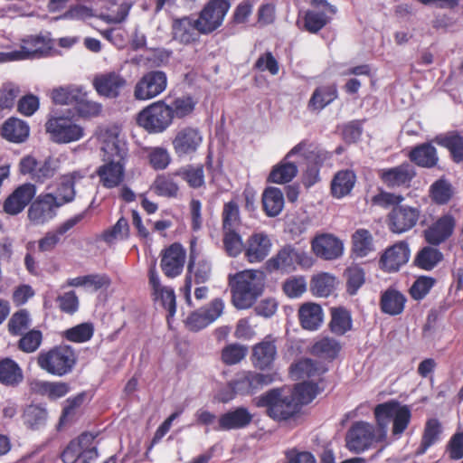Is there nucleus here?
I'll return each instance as SVG.
<instances>
[{
    "mask_svg": "<svg viewBox=\"0 0 463 463\" xmlns=\"http://www.w3.org/2000/svg\"><path fill=\"white\" fill-rule=\"evenodd\" d=\"M102 164L96 169L100 185L107 189L119 187L125 181L128 149L118 136L104 141Z\"/></svg>",
    "mask_w": 463,
    "mask_h": 463,
    "instance_id": "obj_1",
    "label": "nucleus"
},
{
    "mask_svg": "<svg viewBox=\"0 0 463 463\" xmlns=\"http://www.w3.org/2000/svg\"><path fill=\"white\" fill-rule=\"evenodd\" d=\"M78 356L74 348L60 344L42 350L37 357L39 368L49 374L62 377L71 373L77 364Z\"/></svg>",
    "mask_w": 463,
    "mask_h": 463,
    "instance_id": "obj_2",
    "label": "nucleus"
},
{
    "mask_svg": "<svg viewBox=\"0 0 463 463\" xmlns=\"http://www.w3.org/2000/svg\"><path fill=\"white\" fill-rule=\"evenodd\" d=\"M264 274L259 270H247L239 273L232 284V303L239 309L250 307L262 294Z\"/></svg>",
    "mask_w": 463,
    "mask_h": 463,
    "instance_id": "obj_3",
    "label": "nucleus"
},
{
    "mask_svg": "<svg viewBox=\"0 0 463 463\" xmlns=\"http://www.w3.org/2000/svg\"><path fill=\"white\" fill-rule=\"evenodd\" d=\"M298 154L304 157L307 163V168L302 176V183L306 188H309L320 181V168L330 158V154L317 144L306 139L293 146L288 152V157Z\"/></svg>",
    "mask_w": 463,
    "mask_h": 463,
    "instance_id": "obj_4",
    "label": "nucleus"
},
{
    "mask_svg": "<svg viewBox=\"0 0 463 463\" xmlns=\"http://www.w3.org/2000/svg\"><path fill=\"white\" fill-rule=\"evenodd\" d=\"M255 404L259 408H266L267 415L275 420H287L301 410L291 393L282 395L279 388L270 389L259 396Z\"/></svg>",
    "mask_w": 463,
    "mask_h": 463,
    "instance_id": "obj_5",
    "label": "nucleus"
},
{
    "mask_svg": "<svg viewBox=\"0 0 463 463\" xmlns=\"http://www.w3.org/2000/svg\"><path fill=\"white\" fill-rule=\"evenodd\" d=\"M197 241L194 238L190 241V252L187 264V272L184 278V283L182 292L186 304L192 307V286L193 281L196 284H203L207 282L212 276V263L206 258H199L196 250Z\"/></svg>",
    "mask_w": 463,
    "mask_h": 463,
    "instance_id": "obj_6",
    "label": "nucleus"
},
{
    "mask_svg": "<svg viewBox=\"0 0 463 463\" xmlns=\"http://www.w3.org/2000/svg\"><path fill=\"white\" fill-rule=\"evenodd\" d=\"M165 99L150 103L137 116V123L149 134H161L174 123Z\"/></svg>",
    "mask_w": 463,
    "mask_h": 463,
    "instance_id": "obj_7",
    "label": "nucleus"
},
{
    "mask_svg": "<svg viewBox=\"0 0 463 463\" xmlns=\"http://www.w3.org/2000/svg\"><path fill=\"white\" fill-rule=\"evenodd\" d=\"M310 5L312 8L298 14L296 24L300 31L316 34L331 22L328 14H335L337 9L326 0H311Z\"/></svg>",
    "mask_w": 463,
    "mask_h": 463,
    "instance_id": "obj_8",
    "label": "nucleus"
},
{
    "mask_svg": "<svg viewBox=\"0 0 463 463\" xmlns=\"http://www.w3.org/2000/svg\"><path fill=\"white\" fill-rule=\"evenodd\" d=\"M313 265L312 257L304 250L296 249L292 245H285L266 262L269 271L280 270L290 273L298 267L310 268Z\"/></svg>",
    "mask_w": 463,
    "mask_h": 463,
    "instance_id": "obj_9",
    "label": "nucleus"
},
{
    "mask_svg": "<svg viewBox=\"0 0 463 463\" xmlns=\"http://www.w3.org/2000/svg\"><path fill=\"white\" fill-rule=\"evenodd\" d=\"M44 127L50 139L56 144L76 142L85 135L84 128L70 117L51 116Z\"/></svg>",
    "mask_w": 463,
    "mask_h": 463,
    "instance_id": "obj_10",
    "label": "nucleus"
},
{
    "mask_svg": "<svg viewBox=\"0 0 463 463\" xmlns=\"http://www.w3.org/2000/svg\"><path fill=\"white\" fill-rule=\"evenodd\" d=\"M374 425L358 420L354 422L345 435L346 448L354 453H362L383 440Z\"/></svg>",
    "mask_w": 463,
    "mask_h": 463,
    "instance_id": "obj_11",
    "label": "nucleus"
},
{
    "mask_svg": "<svg viewBox=\"0 0 463 463\" xmlns=\"http://www.w3.org/2000/svg\"><path fill=\"white\" fill-rule=\"evenodd\" d=\"M95 436L89 432L71 440L61 453L63 463H90L99 456L94 445Z\"/></svg>",
    "mask_w": 463,
    "mask_h": 463,
    "instance_id": "obj_12",
    "label": "nucleus"
},
{
    "mask_svg": "<svg viewBox=\"0 0 463 463\" xmlns=\"http://www.w3.org/2000/svg\"><path fill=\"white\" fill-rule=\"evenodd\" d=\"M167 83V75L165 71L159 70L146 71L136 82L133 97L138 101L153 99L166 90Z\"/></svg>",
    "mask_w": 463,
    "mask_h": 463,
    "instance_id": "obj_13",
    "label": "nucleus"
},
{
    "mask_svg": "<svg viewBox=\"0 0 463 463\" xmlns=\"http://www.w3.org/2000/svg\"><path fill=\"white\" fill-rule=\"evenodd\" d=\"M203 142V136L198 128L185 126L175 132L172 139V146L177 157L192 158L198 153Z\"/></svg>",
    "mask_w": 463,
    "mask_h": 463,
    "instance_id": "obj_14",
    "label": "nucleus"
},
{
    "mask_svg": "<svg viewBox=\"0 0 463 463\" xmlns=\"http://www.w3.org/2000/svg\"><path fill=\"white\" fill-rule=\"evenodd\" d=\"M377 175L382 184L388 189H409L417 175V172L411 163L403 162L392 167L378 169Z\"/></svg>",
    "mask_w": 463,
    "mask_h": 463,
    "instance_id": "obj_15",
    "label": "nucleus"
},
{
    "mask_svg": "<svg viewBox=\"0 0 463 463\" xmlns=\"http://www.w3.org/2000/svg\"><path fill=\"white\" fill-rule=\"evenodd\" d=\"M230 8V0H209L197 17L203 34H210L221 27Z\"/></svg>",
    "mask_w": 463,
    "mask_h": 463,
    "instance_id": "obj_16",
    "label": "nucleus"
},
{
    "mask_svg": "<svg viewBox=\"0 0 463 463\" xmlns=\"http://www.w3.org/2000/svg\"><path fill=\"white\" fill-rule=\"evenodd\" d=\"M277 377L278 373L276 372L264 373L248 370L238 373L232 381L240 395H249L271 384Z\"/></svg>",
    "mask_w": 463,
    "mask_h": 463,
    "instance_id": "obj_17",
    "label": "nucleus"
},
{
    "mask_svg": "<svg viewBox=\"0 0 463 463\" xmlns=\"http://www.w3.org/2000/svg\"><path fill=\"white\" fill-rule=\"evenodd\" d=\"M223 310V300L214 298L207 306L192 312L185 320V326L191 331H200L217 320Z\"/></svg>",
    "mask_w": 463,
    "mask_h": 463,
    "instance_id": "obj_18",
    "label": "nucleus"
},
{
    "mask_svg": "<svg viewBox=\"0 0 463 463\" xmlns=\"http://www.w3.org/2000/svg\"><path fill=\"white\" fill-rule=\"evenodd\" d=\"M160 267L165 277L174 279L182 274L186 250L179 242H174L161 250Z\"/></svg>",
    "mask_w": 463,
    "mask_h": 463,
    "instance_id": "obj_19",
    "label": "nucleus"
},
{
    "mask_svg": "<svg viewBox=\"0 0 463 463\" xmlns=\"http://www.w3.org/2000/svg\"><path fill=\"white\" fill-rule=\"evenodd\" d=\"M420 215L418 208L408 205L395 206L387 216L389 230L397 234L406 232L417 224Z\"/></svg>",
    "mask_w": 463,
    "mask_h": 463,
    "instance_id": "obj_20",
    "label": "nucleus"
},
{
    "mask_svg": "<svg viewBox=\"0 0 463 463\" xmlns=\"http://www.w3.org/2000/svg\"><path fill=\"white\" fill-rule=\"evenodd\" d=\"M411 250L406 241H398L385 249L378 260L381 270L386 273H393L400 270L410 259Z\"/></svg>",
    "mask_w": 463,
    "mask_h": 463,
    "instance_id": "obj_21",
    "label": "nucleus"
},
{
    "mask_svg": "<svg viewBox=\"0 0 463 463\" xmlns=\"http://www.w3.org/2000/svg\"><path fill=\"white\" fill-rule=\"evenodd\" d=\"M276 338L271 335H266L262 341L252 347L250 361L253 367L259 371H269L273 368L277 357Z\"/></svg>",
    "mask_w": 463,
    "mask_h": 463,
    "instance_id": "obj_22",
    "label": "nucleus"
},
{
    "mask_svg": "<svg viewBox=\"0 0 463 463\" xmlns=\"http://www.w3.org/2000/svg\"><path fill=\"white\" fill-rule=\"evenodd\" d=\"M203 31L198 24V20L191 16H184L175 19L172 24L173 39L184 45H189L199 42Z\"/></svg>",
    "mask_w": 463,
    "mask_h": 463,
    "instance_id": "obj_23",
    "label": "nucleus"
},
{
    "mask_svg": "<svg viewBox=\"0 0 463 463\" xmlns=\"http://www.w3.org/2000/svg\"><path fill=\"white\" fill-rule=\"evenodd\" d=\"M92 83L99 96L117 99L127 86V80L121 74L111 71L97 75Z\"/></svg>",
    "mask_w": 463,
    "mask_h": 463,
    "instance_id": "obj_24",
    "label": "nucleus"
},
{
    "mask_svg": "<svg viewBox=\"0 0 463 463\" xmlns=\"http://www.w3.org/2000/svg\"><path fill=\"white\" fill-rule=\"evenodd\" d=\"M36 193L32 184H24L15 188L3 203V211L8 215H17L30 203Z\"/></svg>",
    "mask_w": 463,
    "mask_h": 463,
    "instance_id": "obj_25",
    "label": "nucleus"
},
{
    "mask_svg": "<svg viewBox=\"0 0 463 463\" xmlns=\"http://www.w3.org/2000/svg\"><path fill=\"white\" fill-rule=\"evenodd\" d=\"M271 241L265 232H253L246 241L244 257L250 263L260 262L271 250Z\"/></svg>",
    "mask_w": 463,
    "mask_h": 463,
    "instance_id": "obj_26",
    "label": "nucleus"
},
{
    "mask_svg": "<svg viewBox=\"0 0 463 463\" xmlns=\"http://www.w3.org/2000/svg\"><path fill=\"white\" fill-rule=\"evenodd\" d=\"M52 194L39 195L29 207L28 218L35 224H43L55 216V209L59 208Z\"/></svg>",
    "mask_w": 463,
    "mask_h": 463,
    "instance_id": "obj_27",
    "label": "nucleus"
},
{
    "mask_svg": "<svg viewBox=\"0 0 463 463\" xmlns=\"http://www.w3.org/2000/svg\"><path fill=\"white\" fill-rule=\"evenodd\" d=\"M456 221L451 214H444L423 232L425 241L438 246L447 241L453 233Z\"/></svg>",
    "mask_w": 463,
    "mask_h": 463,
    "instance_id": "obj_28",
    "label": "nucleus"
},
{
    "mask_svg": "<svg viewBox=\"0 0 463 463\" xmlns=\"http://www.w3.org/2000/svg\"><path fill=\"white\" fill-rule=\"evenodd\" d=\"M253 420V415L244 406L236 407L220 415L216 430H232L247 428Z\"/></svg>",
    "mask_w": 463,
    "mask_h": 463,
    "instance_id": "obj_29",
    "label": "nucleus"
},
{
    "mask_svg": "<svg viewBox=\"0 0 463 463\" xmlns=\"http://www.w3.org/2000/svg\"><path fill=\"white\" fill-rule=\"evenodd\" d=\"M86 215V212L78 213L60 224L55 231L48 232L38 241V249L41 252L52 251L60 243L61 236L80 222Z\"/></svg>",
    "mask_w": 463,
    "mask_h": 463,
    "instance_id": "obj_30",
    "label": "nucleus"
},
{
    "mask_svg": "<svg viewBox=\"0 0 463 463\" xmlns=\"http://www.w3.org/2000/svg\"><path fill=\"white\" fill-rule=\"evenodd\" d=\"M343 243L332 234H321L312 241L314 253L324 260H335L343 254Z\"/></svg>",
    "mask_w": 463,
    "mask_h": 463,
    "instance_id": "obj_31",
    "label": "nucleus"
},
{
    "mask_svg": "<svg viewBox=\"0 0 463 463\" xmlns=\"http://www.w3.org/2000/svg\"><path fill=\"white\" fill-rule=\"evenodd\" d=\"M375 250V241L369 230L359 228L351 235L350 256L354 260L364 259Z\"/></svg>",
    "mask_w": 463,
    "mask_h": 463,
    "instance_id": "obj_32",
    "label": "nucleus"
},
{
    "mask_svg": "<svg viewBox=\"0 0 463 463\" xmlns=\"http://www.w3.org/2000/svg\"><path fill=\"white\" fill-rule=\"evenodd\" d=\"M326 368L310 358H303L291 364L290 374L295 380L321 382Z\"/></svg>",
    "mask_w": 463,
    "mask_h": 463,
    "instance_id": "obj_33",
    "label": "nucleus"
},
{
    "mask_svg": "<svg viewBox=\"0 0 463 463\" xmlns=\"http://www.w3.org/2000/svg\"><path fill=\"white\" fill-rule=\"evenodd\" d=\"M407 298L404 294L393 287H389L380 297V309L382 313L395 317L403 313Z\"/></svg>",
    "mask_w": 463,
    "mask_h": 463,
    "instance_id": "obj_34",
    "label": "nucleus"
},
{
    "mask_svg": "<svg viewBox=\"0 0 463 463\" xmlns=\"http://www.w3.org/2000/svg\"><path fill=\"white\" fill-rule=\"evenodd\" d=\"M298 317L303 329L307 331H316L323 323L324 312L320 305L313 302H307L299 307Z\"/></svg>",
    "mask_w": 463,
    "mask_h": 463,
    "instance_id": "obj_35",
    "label": "nucleus"
},
{
    "mask_svg": "<svg viewBox=\"0 0 463 463\" xmlns=\"http://www.w3.org/2000/svg\"><path fill=\"white\" fill-rule=\"evenodd\" d=\"M52 49L50 39L43 36H30L23 41L19 53L23 59H33L47 56Z\"/></svg>",
    "mask_w": 463,
    "mask_h": 463,
    "instance_id": "obj_36",
    "label": "nucleus"
},
{
    "mask_svg": "<svg viewBox=\"0 0 463 463\" xmlns=\"http://www.w3.org/2000/svg\"><path fill=\"white\" fill-rule=\"evenodd\" d=\"M408 157L411 163L423 168H432L439 162L437 149L429 142L412 147L409 152Z\"/></svg>",
    "mask_w": 463,
    "mask_h": 463,
    "instance_id": "obj_37",
    "label": "nucleus"
},
{
    "mask_svg": "<svg viewBox=\"0 0 463 463\" xmlns=\"http://www.w3.org/2000/svg\"><path fill=\"white\" fill-rule=\"evenodd\" d=\"M356 183V175L353 170L337 171L330 184L331 194L334 198L341 199L351 194Z\"/></svg>",
    "mask_w": 463,
    "mask_h": 463,
    "instance_id": "obj_38",
    "label": "nucleus"
},
{
    "mask_svg": "<svg viewBox=\"0 0 463 463\" xmlns=\"http://www.w3.org/2000/svg\"><path fill=\"white\" fill-rule=\"evenodd\" d=\"M0 132L7 141L18 144L27 139L30 128L25 121L11 117L3 123Z\"/></svg>",
    "mask_w": 463,
    "mask_h": 463,
    "instance_id": "obj_39",
    "label": "nucleus"
},
{
    "mask_svg": "<svg viewBox=\"0 0 463 463\" xmlns=\"http://www.w3.org/2000/svg\"><path fill=\"white\" fill-rule=\"evenodd\" d=\"M435 141L438 145L449 150L454 163L463 162V136L459 132L449 131L437 136Z\"/></svg>",
    "mask_w": 463,
    "mask_h": 463,
    "instance_id": "obj_40",
    "label": "nucleus"
},
{
    "mask_svg": "<svg viewBox=\"0 0 463 463\" xmlns=\"http://www.w3.org/2000/svg\"><path fill=\"white\" fill-rule=\"evenodd\" d=\"M338 92L335 84L323 85L315 89L307 108L311 111H320L337 98Z\"/></svg>",
    "mask_w": 463,
    "mask_h": 463,
    "instance_id": "obj_41",
    "label": "nucleus"
},
{
    "mask_svg": "<svg viewBox=\"0 0 463 463\" xmlns=\"http://www.w3.org/2000/svg\"><path fill=\"white\" fill-rule=\"evenodd\" d=\"M48 411L41 404L31 403L23 411L22 420L24 425L31 430H38L46 425Z\"/></svg>",
    "mask_w": 463,
    "mask_h": 463,
    "instance_id": "obj_42",
    "label": "nucleus"
},
{
    "mask_svg": "<svg viewBox=\"0 0 463 463\" xmlns=\"http://www.w3.org/2000/svg\"><path fill=\"white\" fill-rule=\"evenodd\" d=\"M289 158L287 154L279 164L272 167L267 178L269 183L283 184L289 183L297 176L298 166L295 163L289 162Z\"/></svg>",
    "mask_w": 463,
    "mask_h": 463,
    "instance_id": "obj_43",
    "label": "nucleus"
},
{
    "mask_svg": "<svg viewBox=\"0 0 463 463\" xmlns=\"http://www.w3.org/2000/svg\"><path fill=\"white\" fill-rule=\"evenodd\" d=\"M24 380L23 370L12 358L0 360V383L5 386H17Z\"/></svg>",
    "mask_w": 463,
    "mask_h": 463,
    "instance_id": "obj_44",
    "label": "nucleus"
},
{
    "mask_svg": "<svg viewBox=\"0 0 463 463\" xmlns=\"http://www.w3.org/2000/svg\"><path fill=\"white\" fill-rule=\"evenodd\" d=\"M262 206L269 217L278 216L284 207V196L279 188L268 187L262 194Z\"/></svg>",
    "mask_w": 463,
    "mask_h": 463,
    "instance_id": "obj_45",
    "label": "nucleus"
},
{
    "mask_svg": "<svg viewBox=\"0 0 463 463\" xmlns=\"http://www.w3.org/2000/svg\"><path fill=\"white\" fill-rule=\"evenodd\" d=\"M178 177L177 175H174V171L158 175L152 185L154 192L160 196L167 198H175L179 194V185L175 182V178Z\"/></svg>",
    "mask_w": 463,
    "mask_h": 463,
    "instance_id": "obj_46",
    "label": "nucleus"
},
{
    "mask_svg": "<svg viewBox=\"0 0 463 463\" xmlns=\"http://www.w3.org/2000/svg\"><path fill=\"white\" fill-rule=\"evenodd\" d=\"M174 175L185 181L189 187L198 189L204 185L203 165H186L174 171Z\"/></svg>",
    "mask_w": 463,
    "mask_h": 463,
    "instance_id": "obj_47",
    "label": "nucleus"
},
{
    "mask_svg": "<svg viewBox=\"0 0 463 463\" xmlns=\"http://www.w3.org/2000/svg\"><path fill=\"white\" fill-rule=\"evenodd\" d=\"M353 325L351 313L343 307L331 309L329 328L336 335H343L351 330Z\"/></svg>",
    "mask_w": 463,
    "mask_h": 463,
    "instance_id": "obj_48",
    "label": "nucleus"
},
{
    "mask_svg": "<svg viewBox=\"0 0 463 463\" xmlns=\"http://www.w3.org/2000/svg\"><path fill=\"white\" fill-rule=\"evenodd\" d=\"M318 383L314 381H303L295 384L291 395L294 397L299 408L311 402L318 394Z\"/></svg>",
    "mask_w": 463,
    "mask_h": 463,
    "instance_id": "obj_49",
    "label": "nucleus"
},
{
    "mask_svg": "<svg viewBox=\"0 0 463 463\" xmlns=\"http://www.w3.org/2000/svg\"><path fill=\"white\" fill-rule=\"evenodd\" d=\"M94 331V325L91 322H83L62 331L61 336L69 342L82 344L93 337Z\"/></svg>",
    "mask_w": 463,
    "mask_h": 463,
    "instance_id": "obj_50",
    "label": "nucleus"
},
{
    "mask_svg": "<svg viewBox=\"0 0 463 463\" xmlns=\"http://www.w3.org/2000/svg\"><path fill=\"white\" fill-rule=\"evenodd\" d=\"M341 351L340 343L330 337H323L311 347V354L319 358L333 361Z\"/></svg>",
    "mask_w": 463,
    "mask_h": 463,
    "instance_id": "obj_51",
    "label": "nucleus"
},
{
    "mask_svg": "<svg viewBox=\"0 0 463 463\" xmlns=\"http://www.w3.org/2000/svg\"><path fill=\"white\" fill-rule=\"evenodd\" d=\"M335 288V278L326 272L315 275L310 281V291L316 297H328L333 293Z\"/></svg>",
    "mask_w": 463,
    "mask_h": 463,
    "instance_id": "obj_52",
    "label": "nucleus"
},
{
    "mask_svg": "<svg viewBox=\"0 0 463 463\" xmlns=\"http://www.w3.org/2000/svg\"><path fill=\"white\" fill-rule=\"evenodd\" d=\"M241 219L239 204L232 200L223 204L222 212V231L240 230Z\"/></svg>",
    "mask_w": 463,
    "mask_h": 463,
    "instance_id": "obj_53",
    "label": "nucleus"
},
{
    "mask_svg": "<svg viewBox=\"0 0 463 463\" xmlns=\"http://www.w3.org/2000/svg\"><path fill=\"white\" fill-rule=\"evenodd\" d=\"M196 104V100L191 95H183L174 99L171 104H168L173 120L175 118L184 119L191 116Z\"/></svg>",
    "mask_w": 463,
    "mask_h": 463,
    "instance_id": "obj_54",
    "label": "nucleus"
},
{
    "mask_svg": "<svg viewBox=\"0 0 463 463\" xmlns=\"http://www.w3.org/2000/svg\"><path fill=\"white\" fill-rule=\"evenodd\" d=\"M441 431V425L439 420H428L425 423L420 444L418 448V454H424L430 447L434 445L439 440Z\"/></svg>",
    "mask_w": 463,
    "mask_h": 463,
    "instance_id": "obj_55",
    "label": "nucleus"
},
{
    "mask_svg": "<svg viewBox=\"0 0 463 463\" xmlns=\"http://www.w3.org/2000/svg\"><path fill=\"white\" fill-rule=\"evenodd\" d=\"M73 108L78 115L84 118L97 117L102 110V105L97 101L90 99L88 93L84 91L83 88H81Z\"/></svg>",
    "mask_w": 463,
    "mask_h": 463,
    "instance_id": "obj_56",
    "label": "nucleus"
},
{
    "mask_svg": "<svg viewBox=\"0 0 463 463\" xmlns=\"http://www.w3.org/2000/svg\"><path fill=\"white\" fill-rule=\"evenodd\" d=\"M17 341V348L25 354H32L36 352L43 344V334L40 329H29L20 335Z\"/></svg>",
    "mask_w": 463,
    "mask_h": 463,
    "instance_id": "obj_57",
    "label": "nucleus"
},
{
    "mask_svg": "<svg viewBox=\"0 0 463 463\" xmlns=\"http://www.w3.org/2000/svg\"><path fill=\"white\" fill-rule=\"evenodd\" d=\"M31 324L30 312L26 308H21L11 316L7 323V329L11 335L16 336L27 331Z\"/></svg>",
    "mask_w": 463,
    "mask_h": 463,
    "instance_id": "obj_58",
    "label": "nucleus"
},
{
    "mask_svg": "<svg viewBox=\"0 0 463 463\" xmlns=\"http://www.w3.org/2000/svg\"><path fill=\"white\" fill-rule=\"evenodd\" d=\"M222 244L226 254L232 258L242 253L245 248L240 230L222 231Z\"/></svg>",
    "mask_w": 463,
    "mask_h": 463,
    "instance_id": "obj_59",
    "label": "nucleus"
},
{
    "mask_svg": "<svg viewBox=\"0 0 463 463\" xmlns=\"http://www.w3.org/2000/svg\"><path fill=\"white\" fill-rule=\"evenodd\" d=\"M430 196L436 204H447L453 196V187L448 180L439 178L430 185Z\"/></svg>",
    "mask_w": 463,
    "mask_h": 463,
    "instance_id": "obj_60",
    "label": "nucleus"
},
{
    "mask_svg": "<svg viewBox=\"0 0 463 463\" xmlns=\"http://www.w3.org/2000/svg\"><path fill=\"white\" fill-rule=\"evenodd\" d=\"M442 259L443 254L439 250L427 246L418 252L414 261L417 267L425 270H430L437 266Z\"/></svg>",
    "mask_w": 463,
    "mask_h": 463,
    "instance_id": "obj_61",
    "label": "nucleus"
},
{
    "mask_svg": "<svg viewBox=\"0 0 463 463\" xmlns=\"http://www.w3.org/2000/svg\"><path fill=\"white\" fill-rule=\"evenodd\" d=\"M147 160L150 166L156 171L165 170L170 165L172 158L165 147H150L147 151Z\"/></svg>",
    "mask_w": 463,
    "mask_h": 463,
    "instance_id": "obj_62",
    "label": "nucleus"
},
{
    "mask_svg": "<svg viewBox=\"0 0 463 463\" xmlns=\"http://www.w3.org/2000/svg\"><path fill=\"white\" fill-rule=\"evenodd\" d=\"M81 90V87H60L52 91V99L55 104L60 105H75L77 98Z\"/></svg>",
    "mask_w": 463,
    "mask_h": 463,
    "instance_id": "obj_63",
    "label": "nucleus"
},
{
    "mask_svg": "<svg viewBox=\"0 0 463 463\" xmlns=\"http://www.w3.org/2000/svg\"><path fill=\"white\" fill-rule=\"evenodd\" d=\"M246 346L240 344H230L222 350L221 358L224 364L233 365L243 360L247 354Z\"/></svg>",
    "mask_w": 463,
    "mask_h": 463,
    "instance_id": "obj_64",
    "label": "nucleus"
}]
</instances>
